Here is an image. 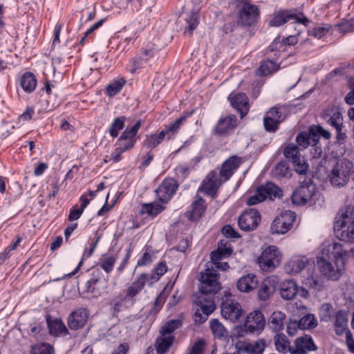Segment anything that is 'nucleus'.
Returning a JSON list of instances; mask_svg holds the SVG:
<instances>
[{
  "label": "nucleus",
  "instance_id": "obj_1",
  "mask_svg": "<svg viewBox=\"0 0 354 354\" xmlns=\"http://www.w3.org/2000/svg\"><path fill=\"white\" fill-rule=\"evenodd\" d=\"M334 231L337 237L346 242H354V206L340 209L335 218Z\"/></svg>",
  "mask_w": 354,
  "mask_h": 354
},
{
  "label": "nucleus",
  "instance_id": "obj_2",
  "mask_svg": "<svg viewBox=\"0 0 354 354\" xmlns=\"http://www.w3.org/2000/svg\"><path fill=\"white\" fill-rule=\"evenodd\" d=\"M199 284L200 294L197 297H204L205 299H210L214 301V296L221 288L219 281V274L213 267H207L204 272L201 273Z\"/></svg>",
  "mask_w": 354,
  "mask_h": 354
},
{
  "label": "nucleus",
  "instance_id": "obj_3",
  "mask_svg": "<svg viewBox=\"0 0 354 354\" xmlns=\"http://www.w3.org/2000/svg\"><path fill=\"white\" fill-rule=\"evenodd\" d=\"M353 171V164L347 159L337 162L329 175L330 181L334 187H343L349 180L350 174Z\"/></svg>",
  "mask_w": 354,
  "mask_h": 354
},
{
  "label": "nucleus",
  "instance_id": "obj_4",
  "mask_svg": "<svg viewBox=\"0 0 354 354\" xmlns=\"http://www.w3.org/2000/svg\"><path fill=\"white\" fill-rule=\"evenodd\" d=\"M236 23L241 27H251L256 24L260 17V10L257 6L245 3L236 8Z\"/></svg>",
  "mask_w": 354,
  "mask_h": 354
},
{
  "label": "nucleus",
  "instance_id": "obj_5",
  "mask_svg": "<svg viewBox=\"0 0 354 354\" xmlns=\"http://www.w3.org/2000/svg\"><path fill=\"white\" fill-rule=\"evenodd\" d=\"M316 185L310 178H305L291 196L292 202L297 205H303L310 201L315 195Z\"/></svg>",
  "mask_w": 354,
  "mask_h": 354
},
{
  "label": "nucleus",
  "instance_id": "obj_6",
  "mask_svg": "<svg viewBox=\"0 0 354 354\" xmlns=\"http://www.w3.org/2000/svg\"><path fill=\"white\" fill-rule=\"evenodd\" d=\"M281 255L275 245H270L266 248L257 259L259 268L266 272H270L276 268L281 263Z\"/></svg>",
  "mask_w": 354,
  "mask_h": 354
},
{
  "label": "nucleus",
  "instance_id": "obj_7",
  "mask_svg": "<svg viewBox=\"0 0 354 354\" xmlns=\"http://www.w3.org/2000/svg\"><path fill=\"white\" fill-rule=\"evenodd\" d=\"M296 220L295 212L290 210L281 212L272 221L270 226L272 234H284L288 232Z\"/></svg>",
  "mask_w": 354,
  "mask_h": 354
},
{
  "label": "nucleus",
  "instance_id": "obj_8",
  "mask_svg": "<svg viewBox=\"0 0 354 354\" xmlns=\"http://www.w3.org/2000/svg\"><path fill=\"white\" fill-rule=\"evenodd\" d=\"M283 155L289 162H292L296 172L300 174L307 172L308 165L301 156L299 148L297 145L294 143L288 145L283 150Z\"/></svg>",
  "mask_w": 354,
  "mask_h": 354
},
{
  "label": "nucleus",
  "instance_id": "obj_9",
  "mask_svg": "<svg viewBox=\"0 0 354 354\" xmlns=\"http://www.w3.org/2000/svg\"><path fill=\"white\" fill-rule=\"evenodd\" d=\"M261 219L260 213L257 209L251 208L240 215L238 219V225L244 232L253 231L259 225Z\"/></svg>",
  "mask_w": 354,
  "mask_h": 354
},
{
  "label": "nucleus",
  "instance_id": "obj_10",
  "mask_svg": "<svg viewBox=\"0 0 354 354\" xmlns=\"http://www.w3.org/2000/svg\"><path fill=\"white\" fill-rule=\"evenodd\" d=\"M266 326V319L263 314L260 310H254L250 313L246 318L244 328L246 333L252 334H260Z\"/></svg>",
  "mask_w": 354,
  "mask_h": 354
},
{
  "label": "nucleus",
  "instance_id": "obj_11",
  "mask_svg": "<svg viewBox=\"0 0 354 354\" xmlns=\"http://www.w3.org/2000/svg\"><path fill=\"white\" fill-rule=\"evenodd\" d=\"M322 253L324 257L334 261L335 264L341 263L342 266H344L348 252L343 248L342 244L333 242L325 245L322 250Z\"/></svg>",
  "mask_w": 354,
  "mask_h": 354
},
{
  "label": "nucleus",
  "instance_id": "obj_12",
  "mask_svg": "<svg viewBox=\"0 0 354 354\" xmlns=\"http://www.w3.org/2000/svg\"><path fill=\"white\" fill-rule=\"evenodd\" d=\"M331 261L327 257H324L321 252V256L317 257V266L322 275L328 279L337 281L341 277V269L338 267V264H335L336 268H335Z\"/></svg>",
  "mask_w": 354,
  "mask_h": 354
},
{
  "label": "nucleus",
  "instance_id": "obj_13",
  "mask_svg": "<svg viewBox=\"0 0 354 354\" xmlns=\"http://www.w3.org/2000/svg\"><path fill=\"white\" fill-rule=\"evenodd\" d=\"M285 119L281 108L275 106L266 112L263 118V126L266 131L275 132L280 123Z\"/></svg>",
  "mask_w": 354,
  "mask_h": 354
},
{
  "label": "nucleus",
  "instance_id": "obj_14",
  "mask_svg": "<svg viewBox=\"0 0 354 354\" xmlns=\"http://www.w3.org/2000/svg\"><path fill=\"white\" fill-rule=\"evenodd\" d=\"M178 184L172 178H166L163 180L158 188L156 190L157 196L162 203H168L176 192Z\"/></svg>",
  "mask_w": 354,
  "mask_h": 354
},
{
  "label": "nucleus",
  "instance_id": "obj_15",
  "mask_svg": "<svg viewBox=\"0 0 354 354\" xmlns=\"http://www.w3.org/2000/svg\"><path fill=\"white\" fill-rule=\"evenodd\" d=\"M237 125V118L232 114L226 117L221 118L214 127L213 128V134L218 136H227Z\"/></svg>",
  "mask_w": 354,
  "mask_h": 354
},
{
  "label": "nucleus",
  "instance_id": "obj_16",
  "mask_svg": "<svg viewBox=\"0 0 354 354\" xmlns=\"http://www.w3.org/2000/svg\"><path fill=\"white\" fill-rule=\"evenodd\" d=\"M243 310L240 304L234 299L226 298L221 304V315L225 319L236 322L242 315Z\"/></svg>",
  "mask_w": 354,
  "mask_h": 354
},
{
  "label": "nucleus",
  "instance_id": "obj_17",
  "mask_svg": "<svg viewBox=\"0 0 354 354\" xmlns=\"http://www.w3.org/2000/svg\"><path fill=\"white\" fill-rule=\"evenodd\" d=\"M195 302L200 307L201 310V313L199 310L195 313V321L200 324L204 323L207 320V317L212 313L216 308L214 301L210 299H206L203 296L196 297Z\"/></svg>",
  "mask_w": 354,
  "mask_h": 354
},
{
  "label": "nucleus",
  "instance_id": "obj_18",
  "mask_svg": "<svg viewBox=\"0 0 354 354\" xmlns=\"http://www.w3.org/2000/svg\"><path fill=\"white\" fill-rule=\"evenodd\" d=\"M221 185V181L217 173L212 171L203 180L198 192H203L207 196L215 197Z\"/></svg>",
  "mask_w": 354,
  "mask_h": 354
},
{
  "label": "nucleus",
  "instance_id": "obj_19",
  "mask_svg": "<svg viewBox=\"0 0 354 354\" xmlns=\"http://www.w3.org/2000/svg\"><path fill=\"white\" fill-rule=\"evenodd\" d=\"M108 277H104V274L99 268H93L91 273V278L86 283V292L97 296L100 294V288L102 283H106Z\"/></svg>",
  "mask_w": 354,
  "mask_h": 354
},
{
  "label": "nucleus",
  "instance_id": "obj_20",
  "mask_svg": "<svg viewBox=\"0 0 354 354\" xmlns=\"http://www.w3.org/2000/svg\"><path fill=\"white\" fill-rule=\"evenodd\" d=\"M88 315V310L85 308H80L71 312L68 317L69 328L76 330L83 328L87 322Z\"/></svg>",
  "mask_w": 354,
  "mask_h": 354
},
{
  "label": "nucleus",
  "instance_id": "obj_21",
  "mask_svg": "<svg viewBox=\"0 0 354 354\" xmlns=\"http://www.w3.org/2000/svg\"><path fill=\"white\" fill-rule=\"evenodd\" d=\"M317 350L311 336L304 335L297 337L294 342V346L291 349V354H308V352Z\"/></svg>",
  "mask_w": 354,
  "mask_h": 354
},
{
  "label": "nucleus",
  "instance_id": "obj_22",
  "mask_svg": "<svg viewBox=\"0 0 354 354\" xmlns=\"http://www.w3.org/2000/svg\"><path fill=\"white\" fill-rule=\"evenodd\" d=\"M296 17L295 9H279L275 10L268 21L270 27H279Z\"/></svg>",
  "mask_w": 354,
  "mask_h": 354
},
{
  "label": "nucleus",
  "instance_id": "obj_23",
  "mask_svg": "<svg viewBox=\"0 0 354 354\" xmlns=\"http://www.w3.org/2000/svg\"><path fill=\"white\" fill-rule=\"evenodd\" d=\"M149 280V277L148 274L141 273L138 274L127 288L124 299L135 301V297L141 292Z\"/></svg>",
  "mask_w": 354,
  "mask_h": 354
},
{
  "label": "nucleus",
  "instance_id": "obj_24",
  "mask_svg": "<svg viewBox=\"0 0 354 354\" xmlns=\"http://www.w3.org/2000/svg\"><path fill=\"white\" fill-rule=\"evenodd\" d=\"M228 100L232 106L240 113L241 118L247 115L250 109V105L248 97L245 93H239L234 95L230 93Z\"/></svg>",
  "mask_w": 354,
  "mask_h": 354
},
{
  "label": "nucleus",
  "instance_id": "obj_25",
  "mask_svg": "<svg viewBox=\"0 0 354 354\" xmlns=\"http://www.w3.org/2000/svg\"><path fill=\"white\" fill-rule=\"evenodd\" d=\"M277 287V280L273 277H267L261 283L258 291V298L260 301H267L274 293Z\"/></svg>",
  "mask_w": 354,
  "mask_h": 354
},
{
  "label": "nucleus",
  "instance_id": "obj_26",
  "mask_svg": "<svg viewBox=\"0 0 354 354\" xmlns=\"http://www.w3.org/2000/svg\"><path fill=\"white\" fill-rule=\"evenodd\" d=\"M309 261L306 256L293 257L286 263V271L289 274H296L303 270Z\"/></svg>",
  "mask_w": 354,
  "mask_h": 354
},
{
  "label": "nucleus",
  "instance_id": "obj_27",
  "mask_svg": "<svg viewBox=\"0 0 354 354\" xmlns=\"http://www.w3.org/2000/svg\"><path fill=\"white\" fill-rule=\"evenodd\" d=\"M326 122L336 129L339 127H344L343 116L342 113L336 108H330L325 110L322 115Z\"/></svg>",
  "mask_w": 354,
  "mask_h": 354
},
{
  "label": "nucleus",
  "instance_id": "obj_28",
  "mask_svg": "<svg viewBox=\"0 0 354 354\" xmlns=\"http://www.w3.org/2000/svg\"><path fill=\"white\" fill-rule=\"evenodd\" d=\"M241 158L236 156H232L227 159L222 165L220 170V176L224 178V180H228L240 166Z\"/></svg>",
  "mask_w": 354,
  "mask_h": 354
},
{
  "label": "nucleus",
  "instance_id": "obj_29",
  "mask_svg": "<svg viewBox=\"0 0 354 354\" xmlns=\"http://www.w3.org/2000/svg\"><path fill=\"white\" fill-rule=\"evenodd\" d=\"M258 286V279L255 274H248L242 276L237 281L236 288L242 292H250Z\"/></svg>",
  "mask_w": 354,
  "mask_h": 354
},
{
  "label": "nucleus",
  "instance_id": "obj_30",
  "mask_svg": "<svg viewBox=\"0 0 354 354\" xmlns=\"http://www.w3.org/2000/svg\"><path fill=\"white\" fill-rule=\"evenodd\" d=\"M334 328L337 335H342L350 331L348 330V315L345 310H339L335 313Z\"/></svg>",
  "mask_w": 354,
  "mask_h": 354
},
{
  "label": "nucleus",
  "instance_id": "obj_31",
  "mask_svg": "<svg viewBox=\"0 0 354 354\" xmlns=\"http://www.w3.org/2000/svg\"><path fill=\"white\" fill-rule=\"evenodd\" d=\"M46 320L49 330V333L55 337L60 334H67L68 329L59 319H52L50 315L46 316Z\"/></svg>",
  "mask_w": 354,
  "mask_h": 354
},
{
  "label": "nucleus",
  "instance_id": "obj_32",
  "mask_svg": "<svg viewBox=\"0 0 354 354\" xmlns=\"http://www.w3.org/2000/svg\"><path fill=\"white\" fill-rule=\"evenodd\" d=\"M298 292V286L294 280H285L280 284V295L283 299H293Z\"/></svg>",
  "mask_w": 354,
  "mask_h": 354
},
{
  "label": "nucleus",
  "instance_id": "obj_33",
  "mask_svg": "<svg viewBox=\"0 0 354 354\" xmlns=\"http://www.w3.org/2000/svg\"><path fill=\"white\" fill-rule=\"evenodd\" d=\"M273 341L275 349L278 352L284 354L289 352L291 354V349L293 346L290 345V342L286 335L277 333L274 336Z\"/></svg>",
  "mask_w": 354,
  "mask_h": 354
},
{
  "label": "nucleus",
  "instance_id": "obj_34",
  "mask_svg": "<svg viewBox=\"0 0 354 354\" xmlns=\"http://www.w3.org/2000/svg\"><path fill=\"white\" fill-rule=\"evenodd\" d=\"M301 323H304V325L306 324L310 328H315L317 324L314 320V317H311L310 315H306L301 319L300 323H298L297 321L290 322L286 327L287 333L290 336L295 335Z\"/></svg>",
  "mask_w": 354,
  "mask_h": 354
},
{
  "label": "nucleus",
  "instance_id": "obj_35",
  "mask_svg": "<svg viewBox=\"0 0 354 354\" xmlns=\"http://www.w3.org/2000/svg\"><path fill=\"white\" fill-rule=\"evenodd\" d=\"M286 315L281 311H274L272 313L268 326L274 332L279 333L283 329Z\"/></svg>",
  "mask_w": 354,
  "mask_h": 354
},
{
  "label": "nucleus",
  "instance_id": "obj_36",
  "mask_svg": "<svg viewBox=\"0 0 354 354\" xmlns=\"http://www.w3.org/2000/svg\"><path fill=\"white\" fill-rule=\"evenodd\" d=\"M197 199L192 204V210L189 212V218L192 221H196L201 218L205 212L206 207L205 201L198 195L196 196Z\"/></svg>",
  "mask_w": 354,
  "mask_h": 354
},
{
  "label": "nucleus",
  "instance_id": "obj_37",
  "mask_svg": "<svg viewBox=\"0 0 354 354\" xmlns=\"http://www.w3.org/2000/svg\"><path fill=\"white\" fill-rule=\"evenodd\" d=\"M260 192H262L263 195L270 199L280 198L283 196L282 189L272 182H268L263 185L260 187Z\"/></svg>",
  "mask_w": 354,
  "mask_h": 354
},
{
  "label": "nucleus",
  "instance_id": "obj_38",
  "mask_svg": "<svg viewBox=\"0 0 354 354\" xmlns=\"http://www.w3.org/2000/svg\"><path fill=\"white\" fill-rule=\"evenodd\" d=\"M37 84L36 77L32 73L26 72L21 77L20 85L28 93H32L35 89Z\"/></svg>",
  "mask_w": 354,
  "mask_h": 354
},
{
  "label": "nucleus",
  "instance_id": "obj_39",
  "mask_svg": "<svg viewBox=\"0 0 354 354\" xmlns=\"http://www.w3.org/2000/svg\"><path fill=\"white\" fill-rule=\"evenodd\" d=\"M174 341V335H165L157 337L155 343V348L157 354H165L167 352Z\"/></svg>",
  "mask_w": 354,
  "mask_h": 354
},
{
  "label": "nucleus",
  "instance_id": "obj_40",
  "mask_svg": "<svg viewBox=\"0 0 354 354\" xmlns=\"http://www.w3.org/2000/svg\"><path fill=\"white\" fill-rule=\"evenodd\" d=\"M279 68L277 64L269 59L263 60L261 62L259 67L257 69V75L259 76H266L270 75Z\"/></svg>",
  "mask_w": 354,
  "mask_h": 354
},
{
  "label": "nucleus",
  "instance_id": "obj_41",
  "mask_svg": "<svg viewBox=\"0 0 354 354\" xmlns=\"http://www.w3.org/2000/svg\"><path fill=\"white\" fill-rule=\"evenodd\" d=\"M165 133L160 131L158 134L146 135L142 142L143 147L150 149L157 147L166 138Z\"/></svg>",
  "mask_w": 354,
  "mask_h": 354
},
{
  "label": "nucleus",
  "instance_id": "obj_42",
  "mask_svg": "<svg viewBox=\"0 0 354 354\" xmlns=\"http://www.w3.org/2000/svg\"><path fill=\"white\" fill-rule=\"evenodd\" d=\"M186 119V115L181 116L176 119L172 124H169L168 127H166L161 131L165 132V136L167 140L171 139L175 136V134L178 133V129Z\"/></svg>",
  "mask_w": 354,
  "mask_h": 354
},
{
  "label": "nucleus",
  "instance_id": "obj_43",
  "mask_svg": "<svg viewBox=\"0 0 354 354\" xmlns=\"http://www.w3.org/2000/svg\"><path fill=\"white\" fill-rule=\"evenodd\" d=\"M266 346V340L264 339H259L254 344L245 346L243 348V351L250 354H263Z\"/></svg>",
  "mask_w": 354,
  "mask_h": 354
},
{
  "label": "nucleus",
  "instance_id": "obj_44",
  "mask_svg": "<svg viewBox=\"0 0 354 354\" xmlns=\"http://www.w3.org/2000/svg\"><path fill=\"white\" fill-rule=\"evenodd\" d=\"M182 326L180 319H170L166 322L160 329L161 335H171V334Z\"/></svg>",
  "mask_w": 354,
  "mask_h": 354
},
{
  "label": "nucleus",
  "instance_id": "obj_45",
  "mask_svg": "<svg viewBox=\"0 0 354 354\" xmlns=\"http://www.w3.org/2000/svg\"><path fill=\"white\" fill-rule=\"evenodd\" d=\"M125 83L126 80L123 77L113 80L106 86V95L109 97H113L122 90Z\"/></svg>",
  "mask_w": 354,
  "mask_h": 354
},
{
  "label": "nucleus",
  "instance_id": "obj_46",
  "mask_svg": "<svg viewBox=\"0 0 354 354\" xmlns=\"http://www.w3.org/2000/svg\"><path fill=\"white\" fill-rule=\"evenodd\" d=\"M141 125V120H139L132 127L127 128L119 137L118 141H122L124 140H136L135 137L137 135Z\"/></svg>",
  "mask_w": 354,
  "mask_h": 354
},
{
  "label": "nucleus",
  "instance_id": "obj_47",
  "mask_svg": "<svg viewBox=\"0 0 354 354\" xmlns=\"http://www.w3.org/2000/svg\"><path fill=\"white\" fill-rule=\"evenodd\" d=\"M165 209V207L158 203H145L142 205V212L154 217Z\"/></svg>",
  "mask_w": 354,
  "mask_h": 354
},
{
  "label": "nucleus",
  "instance_id": "obj_48",
  "mask_svg": "<svg viewBox=\"0 0 354 354\" xmlns=\"http://www.w3.org/2000/svg\"><path fill=\"white\" fill-rule=\"evenodd\" d=\"M125 121V116L118 117L113 120L109 129V134L112 138H116L118 136L119 131L124 127Z\"/></svg>",
  "mask_w": 354,
  "mask_h": 354
},
{
  "label": "nucleus",
  "instance_id": "obj_49",
  "mask_svg": "<svg viewBox=\"0 0 354 354\" xmlns=\"http://www.w3.org/2000/svg\"><path fill=\"white\" fill-rule=\"evenodd\" d=\"M167 271V266L166 263L163 261L158 263L157 266L153 269L151 274L149 275V280H151L149 284L151 285L153 281H158L160 278L166 273Z\"/></svg>",
  "mask_w": 354,
  "mask_h": 354
},
{
  "label": "nucleus",
  "instance_id": "obj_50",
  "mask_svg": "<svg viewBox=\"0 0 354 354\" xmlns=\"http://www.w3.org/2000/svg\"><path fill=\"white\" fill-rule=\"evenodd\" d=\"M310 132L313 134V142H319V137L322 136L325 139H329L331 133L322 128L320 125H313L310 127Z\"/></svg>",
  "mask_w": 354,
  "mask_h": 354
},
{
  "label": "nucleus",
  "instance_id": "obj_51",
  "mask_svg": "<svg viewBox=\"0 0 354 354\" xmlns=\"http://www.w3.org/2000/svg\"><path fill=\"white\" fill-rule=\"evenodd\" d=\"M210 328L214 335L218 338H221L227 335V331L223 325L217 319H213L209 322Z\"/></svg>",
  "mask_w": 354,
  "mask_h": 354
},
{
  "label": "nucleus",
  "instance_id": "obj_52",
  "mask_svg": "<svg viewBox=\"0 0 354 354\" xmlns=\"http://www.w3.org/2000/svg\"><path fill=\"white\" fill-rule=\"evenodd\" d=\"M296 141L297 145L304 148H307L309 145L313 143V134L310 132V128L309 129L308 133L300 132L297 136Z\"/></svg>",
  "mask_w": 354,
  "mask_h": 354
},
{
  "label": "nucleus",
  "instance_id": "obj_53",
  "mask_svg": "<svg viewBox=\"0 0 354 354\" xmlns=\"http://www.w3.org/2000/svg\"><path fill=\"white\" fill-rule=\"evenodd\" d=\"M55 350L48 343H40L32 346V354H54Z\"/></svg>",
  "mask_w": 354,
  "mask_h": 354
},
{
  "label": "nucleus",
  "instance_id": "obj_54",
  "mask_svg": "<svg viewBox=\"0 0 354 354\" xmlns=\"http://www.w3.org/2000/svg\"><path fill=\"white\" fill-rule=\"evenodd\" d=\"M116 260V257L113 255L104 257L100 261V266L106 274H109L113 270Z\"/></svg>",
  "mask_w": 354,
  "mask_h": 354
},
{
  "label": "nucleus",
  "instance_id": "obj_55",
  "mask_svg": "<svg viewBox=\"0 0 354 354\" xmlns=\"http://www.w3.org/2000/svg\"><path fill=\"white\" fill-rule=\"evenodd\" d=\"M319 317L322 321L329 322L333 317V306L329 303L323 304L319 308Z\"/></svg>",
  "mask_w": 354,
  "mask_h": 354
},
{
  "label": "nucleus",
  "instance_id": "obj_56",
  "mask_svg": "<svg viewBox=\"0 0 354 354\" xmlns=\"http://www.w3.org/2000/svg\"><path fill=\"white\" fill-rule=\"evenodd\" d=\"M306 285L310 288L317 291H320L324 287L322 280L317 274L307 277L306 279Z\"/></svg>",
  "mask_w": 354,
  "mask_h": 354
},
{
  "label": "nucleus",
  "instance_id": "obj_57",
  "mask_svg": "<svg viewBox=\"0 0 354 354\" xmlns=\"http://www.w3.org/2000/svg\"><path fill=\"white\" fill-rule=\"evenodd\" d=\"M266 200V197L262 192H260V187L257 189L255 194L248 198L247 201L248 205H254Z\"/></svg>",
  "mask_w": 354,
  "mask_h": 354
},
{
  "label": "nucleus",
  "instance_id": "obj_58",
  "mask_svg": "<svg viewBox=\"0 0 354 354\" xmlns=\"http://www.w3.org/2000/svg\"><path fill=\"white\" fill-rule=\"evenodd\" d=\"M144 58L141 56H136L129 62V71L131 74H133L136 71L142 68L144 62Z\"/></svg>",
  "mask_w": 354,
  "mask_h": 354
},
{
  "label": "nucleus",
  "instance_id": "obj_59",
  "mask_svg": "<svg viewBox=\"0 0 354 354\" xmlns=\"http://www.w3.org/2000/svg\"><path fill=\"white\" fill-rule=\"evenodd\" d=\"M205 342L203 339H198L192 346L189 353L191 354H203L205 350Z\"/></svg>",
  "mask_w": 354,
  "mask_h": 354
},
{
  "label": "nucleus",
  "instance_id": "obj_60",
  "mask_svg": "<svg viewBox=\"0 0 354 354\" xmlns=\"http://www.w3.org/2000/svg\"><path fill=\"white\" fill-rule=\"evenodd\" d=\"M223 234L228 239H239L241 235L230 225H225L222 228Z\"/></svg>",
  "mask_w": 354,
  "mask_h": 354
},
{
  "label": "nucleus",
  "instance_id": "obj_61",
  "mask_svg": "<svg viewBox=\"0 0 354 354\" xmlns=\"http://www.w3.org/2000/svg\"><path fill=\"white\" fill-rule=\"evenodd\" d=\"M125 300H128L127 299H124V297L121 298L119 300H114L113 306L111 307V311L112 314L114 315L126 308L124 302Z\"/></svg>",
  "mask_w": 354,
  "mask_h": 354
},
{
  "label": "nucleus",
  "instance_id": "obj_62",
  "mask_svg": "<svg viewBox=\"0 0 354 354\" xmlns=\"http://www.w3.org/2000/svg\"><path fill=\"white\" fill-rule=\"evenodd\" d=\"M166 289L167 287H165V288L159 293V295L156 297L153 304L154 308L160 310L165 304L167 297V294L166 293Z\"/></svg>",
  "mask_w": 354,
  "mask_h": 354
},
{
  "label": "nucleus",
  "instance_id": "obj_63",
  "mask_svg": "<svg viewBox=\"0 0 354 354\" xmlns=\"http://www.w3.org/2000/svg\"><path fill=\"white\" fill-rule=\"evenodd\" d=\"M329 28L325 27H317L314 28L308 31V34L310 36L320 39L328 31Z\"/></svg>",
  "mask_w": 354,
  "mask_h": 354
},
{
  "label": "nucleus",
  "instance_id": "obj_64",
  "mask_svg": "<svg viewBox=\"0 0 354 354\" xmlns=\"http://www.w3.org/2000/svg\"><path fill=\"white\" fill-rule=\"evenodd\" d=\"M350 91L346 95L345 102L349 105L354 104V79L349 81Z\"/></svg>",
  "mask_w": 354,
  "mask_h": 354
}]
</instances>
